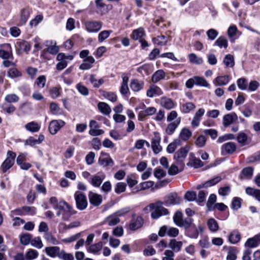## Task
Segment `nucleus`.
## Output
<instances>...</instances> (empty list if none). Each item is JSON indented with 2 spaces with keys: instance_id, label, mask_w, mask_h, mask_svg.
I'll return each mask as SVG.
<instances>
[{
  "instance_id": "nucleus-62",
  "label": "nucleus",
  "mask_w": 260,
  "mask_h": 260,
  "mask_svg": "<svg viewBox=\"0 0 260 260\" xmlns=\"http://www.w3.org/2000/svg\"><path fill=\"white\" fill-rule=\"evenodd\" d=\"M231 191V188L230 185L220 187L218 189V193L221 196H226L230 194Z\"/></svg>"
},
{
  "instance_id": "nucleus-43",
  "label": "nucleus",
  "mask_w": 260,
  "mask_h": 260,
  "mask_svg": "<svg viewBox=\"0 0 260 260\" xmlns=\"http://www.w3.org/2000/svg\"><path fill=\"white\" fill-rule=\"evenodd\" d=\"M192 135V132L186 128H183L180 133V137L183 141H187Z\"/></svg>"
},
{
  "instance_id": "nucleus-39",
  "label": "nucleus",
  "mask_w": 260,
  "mask_h": 260,
  "mask_svg": "<svg viewBox=\"0 0 260 260\" xmlns=\"http://www.w3.org/2000/svg\"><path fill=\"white\" fill-rule=\"evenodd\" d=\"M214 45L218 46L220 48H226L228 46V42L224 37L220 36L215 42Z\"/></svg>"
},
{
  "instance_id": "nucleus-16",
  "label": "nucleus",
  "mask_w": 260,
  "mask_h": 260,
  "mask_svg": "<svg viewBox=\"0 0 260 260\" xmlns=\"http://www.w3.org/2000/svg\"><path fill=\"white\" fill-rule=\"evenodd\" d=\"M162 90L157 86L152 85L147 91V96L149 98H153L155 95H160L162 94Z\"/></svg>"
},
{
  "instance_id": "nucleus-35",
  "label": "nucleus",
  "mask_w": 260,
  "mask_h": 260,
  "mask_svg": "<svg viewBox=\"0 0 260 260\" xmlns=\"http://www.w3.org/2000/svg\"><path fill=\"white\" fill-rule=\"evenodd\" d=\"M230 80V77L228 75L220 76L217 77L215 81L218 86H224L226 85Z\"/></svg>"
},
{
  "instance_id": "nucleus-53",
  "label": "nucleus",
  "mask_w": 260,
  "mask_h": 260,
  "mask_svg": "<svg viewBox=\"0 0 260 260\" xmlns=\"http://www.w3.org/2000/svg\"><path fill=\"white\" fill-rule=\"evenodd\" d=\"M112 32V30H103L100 32L98 36V41L99 42L102 43L107 39L110 34Z\"/></svg>"
},
{
  "instance_id": "nucleus-44",
  "label": "nucleus",
  "mask_w": 260,
  "mask_h": 260,
  "mask_svg": "<svg viewBox=\"0 0 260 260\" xmlns=\"http://www.w3.org/2000/svg\"><path fill=\"white\" fill-rule=\"evenodd\" d=\"M221 180V178L220 176H216L205 182L203 184V186H205V187H211L219 182Z\"/></svg>"
},
{
  "instance_id": "nucleus-46",
  "label": "nucleus",
  "mask_w": 260,
  "mask_h": 260,
  "mask_svg": "<svg viewBox=\"0 0 260 260\" xmlns=\"http://www.w3.org/2000/svg\"><path fill=\"white\" fill-rule=\"evenodd\" d=\"M99 163L100 165L106 167L108 166H112L113 165V161L110 157L106 158H100L99 159Z\"/></svg>"
},
{
  "instance_id": "nucleus-11",
  "label": "nucleus",
  "mask_w": 260,
  "mask_h": 260,
  "mask_svg": "<svg viewBox=\"0 0 260 260\" xmlns=\"http://www.w3.org/2000/svg\"><path fill=\"white\" fill-rule=\"evenodd\" d=\"M236 150V145L234 142H228L223 144L221 146V153L222 154H232Z\"/></svg>"
},
{
  "instance_id": "nucleus-54",
  "label": "nucleus",
  "mask_w": 260,
  "mask_h": 260,
  "mask_svg": "<svg viewBox=\"0 0 260 260\" xmlns=\"http://www.w3.org/2000/svg\"><path fill=\"white\" fill-rule=\"evenodd\" d=\"M237 259V251L234 247H230L228 252L226 260H236Z\"/></svg>"
},
{
  "instance_id": "nucleus-52",
  "label": "nucleus",
  "mask_w": 260,
  "mask_h": 260,
  "mask_svg": "<svg viewBox=\"0 0 260 260\" xmlns=\"http://www.w3.org/2000/svg\"><path fill=\"white\" fill-rule=\"evenodd\" d=\"M103 95L105 98L113 103L116 102L117 100V96L116 94L113 92L105 91L104 92Z\"/></svg>"
},
{
  "instance_id": "nucleus-61",
  "label": "nucleus",
  "mask_w": 260,
  "mask_h": 260,
  "mask_svg": "<svg viewBox=\"0 0 260 260\" xmlns=\"http://www.w3.org/2000/svg\"><path fill=\"white\" fill-rule=\"evenodd\" d=\"M46 79L44 75L40 76L36 80L35 84L39 88H43L46 84Z\"/></svg>"
},
{
  "instance_id": "nucleus-60",
  "label": "nucleus",
  "mask_w": 260,
  "mask_h": 260,
  "mask_svg": "<svg viewBox=\"0 0 260 260\" xmlns=\"http://www.w3.org/2000/svg\"><path fill=\"white\" fill-rule=\"evenodd\" d=\"M190 165L194 168H198L203 166V162L199 158L192 157L189 162Z\"/></svg>"
},
{
  "instance_id": "nucleus-45",
  "label": "nucleus",
  "mask_w": 260,
  "mask_h": 260,
  "mask_svg": "<svg viewBox=\"0 0 260 260\" xmlns=\"http://www.w3.org/2000/svg\"><path fill=\"white\" fill-rule=\"evenodd\" d=\"M89 81L93 84V86L94 88H99L104 82L103 79L97 80L94 75H90Z\"/></svg>"
},
{
  "instance_id": "nucleus-36",
  "label": "nucleus",
  "mask_w": 260,
  "mask_h": 260,
  "mask_svg": "<svg viewBox=\"0 0 260 260\" xmlns=\"http://www.w3.org/2000/svg\"><path fill=\"white\" fill-rule=\"evenodd\" d=\"M196 108V106L191 102H187L182 104L180 107V110L183 113H189Z\"/></svg>"
},
{
  "instance_id": "nucleus-42",
  "label": "nucleus",
  "mask_w": 260,
  "mask_h": 260,
  "mask_svg": "<svg viewBox=\"0 0 260 260\" xmlns=\"http://www.w3.org/2000/svg\"><path fill=\"white\" fill-rule=\"evenodd\" d=\"M180 141L178 139H176L169 144L167 148V151L169 153H172L174 152L177 146H180Z\"/></svg>"
},
{
  "instance_id": "nucleus-51",
  "label": "nucleus",
  "mask_w": 260,
  "mask_h": 260,
  "mask_svg": "<svg viewBox=\"0 0 260 260\" xmlns=\"http://www.w3.org/2000/svg\"><path fill=\"white\" fill-rule=\"evenodd\" d=\"M126 184L124 182H118L115 186V191L117 194H120L125 191Z\"/></svg>"
},
{
  "instance_id": "nucleus-31",
  "label": "nucleus",
  "mask_w": 260,
  "mask_h": 260,
  "mask_svg": "<svg viewBox=\"0 0 260 260\" xmlns=\"http://www.w3.org/2000/svg\"><path fill=\"white\" fill-rule=\"evenodd\" d=\"M105 177V176L104 175H102L101 176L98 175H93L91 178L90 183L94 187H99L102 184Z\"/></svg>"
},
{
  "instance_id": "nucleus-2",
  "label": "nucleus",
  "mask_w": 260,
  "mask_h": 260,
  "mask_svg": "<svg viewBox=\"0 0 260 260\" xmlns=\"http://www.w3.org/2000/svg\"><path fill=\"white\" fill-rule=\"evenodd\" d=\"M54 209L58 210L56 215L58 216L62 215L64 220H68L71 216L76 213L73 207L64 201H60L54 206Z\"/></svg>"
},
{
  "instance_id": "nucleus-17",
  "label": "nucleus",
  "mask_w": 260,
  "mask_h": 260,
  "mask_svg": "<svg viewBox=\"0 0 260 260\" xmlns=\"http://www.w3.org/2000/svg\"><path fill=\"white\" fill-rule=\"evenodd\" d=\"M45 250L48 256L51 257H58V258L61 251L58 246L47 247L45 248Z\"/></svg>"
},
{
  "instance_id": "nucleus-20",
  "label": "nucleus",
  "mask_w": 260,
  "mask_h": 260,
  "mask_svg": "<svg viewBox=\"0 0 260 260\" xmlns=\"http://www.w3.org/2000/svg\"><path fill=\"white\" fill-rule=\"evenodd\" d=\"M185 235L192 239H197L199 236V231L197 226L193 224L192 226L185 230Z\"/></svg>"
},
{
  "instance_id": "nucleus-59",
  "label": "nucleus",
  "mask_w": 260,
  "mask_h": 260,
  "mask_svg": "<svg viewBox=\"0 0 260 260\" xmlns=\"http://www.w3.org/2000/svg\"><path fill=\"white\" fill-rule=\"evenodd\" d=\"M237 85L239 89L244 90L247 87V81L245 78H241L237 80Z\"/></svg>"
},
{
  "instance_id": "nucleus-9",
  "label": "nucleus",
  "mask_w": 260,
  "mask_h": 260,
  "mask_svg": "<svg viewBox=\"0 0 260 260\" xmlns=\"http://www.w3.org/2000/svg\"><path fill=\"white\" fill-rule=\"evenodd\" d=\"M161 138L158 133H155L152 139L151 147L154 153L157 154L161 151L162 148L160 145Z\"/></svg>"
},
{
  "instance_id": "nucleus-21",
  "label": "nucleus",
  "mask_w": 260,
  "mask_h": 260,
  "mask_svg": "<svg viewBox=\"0 0 260 260\" xmlns=\"http://www.w3.org/2000/svg\"><path fill=\"white\" fill-rule=\"evenodd\" d=\"M180 120V118H179L176 120L174 121L173 122H172L170 123H169L166 129V134H167L169 135L173 134L174 133L176 128L179 125Z\"/></svg>"
},
{
  "instance_id": "nucleus-13",
  "label": "nucleus",
  "mask_w": 260,
  "mask_h": 260,
  "mask_svg": "<svg viewBox=\"0 0 260 260\" xmlns=\"http://www.w3.org/2000/svg\"><path fill=\"white\" fill-rule=\"evenodd\" d=\"M237 119L238 116L235 113L227 114L223 117L222 124L224 127H228L237 120Z\"/></svg>"
},
{
  "instance_id": "nucleus-5",
  "label": "nucleus",
  "mask_w": 260,
  "mask_h": 260,
  "mask_svg": "<svg viewBox=\"0 0 260 260\" xmlns=\"http://www.w3.org/2000/svg\"><path fill=\"white\" fill-rule=\"evenodd\" d=\"M15 157V153L11 151H8L7 157L2 165V168L4 173L6 172L8 170L12 167L14 162Z\"/></svg>"
},
{
  "instance_id": "nucleus-27",
  "label": "nucleus",
  "mask_w": 260,
  "mask_h": 260,
  "mask_svg": "<svg viewBox=\"0 0 260 260\" xmlns=\"http://www.w3.org/2000/svg\"><path fill=\"white\" fill-rule=\"evenodd\" d=\"M166 37L164 35L158 36L152 39L154 44L157 46H165L167 45L170 40H166Z\"/></svg>"
},
{
  "instance_id": "nucleus-48",
  "label": "nucleus",
  "mask_w": 260,
  "mask_h": 260,
  "mask_svg": "<svg viewBox=\"0 0 260 260\" xmlns=\"http://www.w3.org/2000/svg\"><path fill=\"white\" fill-rule=\"evenodd\" d=\"M242 199L239 197H234L231 204V207L234 210H237L241 207Z\"/></svg>"
},
{
  "instance_id": "nucleus-4",
  "label": "nucleus",
  "mask_w": 260,
  "mask_h": 260,
  "mask_svg": "<svg viewBox=\"0 0 260 260\" xmlns=\"http://www.w3.org/2000/svg\"><path fill=\"white\" fill-rule=\"evenodd\" d=\"M189 148L188 146L181 148L174 155V159L176 160V163L178 165H180V167H183L184 164L183 163L185 158L188 152Z\"/></svg>"
},
{
  "instance_id": "nucleus-25",
  "label": "nucleus",
  "mask_w": 260,
  "mask_h": 260,
  "mask_svg": "<svg viewBox=\"0 0 260 260\" xmlns=\"http://www.w3.org/2000/svg\"><path fill=\"white\" fill-rule=\"evenodd\" d=\"M160 104L163 107L168 110L173 108L175 106L172 100L165 96L161 98Z\"/></svg>"
},
{
  "instance_id": "nucleus-22",
  "label": "nucleus",
  "mask_w": 260,
  "mask_h": 260,
  "mask_svg": "<svg viewBox=\"0 0 260 260\" xmlns=\"http://www.w3.org/2000/svg\"><path fill=\"white\" fill-rule=\"evenodd\" d=\"M253 169L251 167H248L244 168L240 174L241 179H250L253 175Z\"/></svg>"
},
{
  "instance_id": "nucleus-34",
  "label": "nucleus",
  "mask_w": 260,
  "mask_h": 260,
  "mask_svg": "<svg viewBox=\"0 0 260 260\" xmlns=\"http://www.w3.org/2000/svg\"><path fill=\"white\" fill-rule=\"evenodd\" d=\"M32 259V250L29 249L24 256L22 253H17L14 256V260H30Z\"/></svg>"
},
{
  "instance_id": "nucleus-30",
  "label": "nucleus",
  "mask_w": 260,
  "mask_h": 260,
  "mask_svg": "<svg viewBox=\"0 0 260 260\" xmlns=\"http://www.w3.org/2000/svg\"><path fill=\"white\" fill-rule=\"evenodd\" d=\"M241 239L240 233L236 230L231 232L229 236V240L232 244H236L240 241Z\"/></svg>"
},
{
  "instance_id": "nucleus-33",
  "label": "nucleus",
  "mask_w": 260,
  "mask_h": 260,
  "mask_svg": "<svg viewBox=\"0 0 260 260\" xmlns=\"http://www.w3.org/2000/svg\"><path fill=\"white\" fill-rule=\"evenodd\" d=\"M165 77V73L162 70H158L156 71L152 76V81L153 83H157Z\"/></svg>"
},
{
  "instance_id": "nucleus-63",
  "label": "nucleus",
  "mask_w": 260,
  "mask_h": 260,
  "mask_svg": "<svg viewBox=\"0 0 260 260\" xmlns=\"http://www.w3.org/2000/svg\"><path fill=\"white\" fill-rule=\"evenodd\" d=\"M31 235L29 234H24L20 237V241L24 245H28L31 240Z\"/></svg>"
},
{
  "instance_id": "nucleus-3",
  "label": "nucleus",
  "mask_w": 260,
  "mask_h": 260,
  "mask_svg": "<svg viewBox=\"0 0 260 260\" xmlns=\"http://www.w3.org/2000/svg\"><path fill=\"white\" fill-rule=\"evenodd\" d=\"M76 207L80 210L85 209L88 205L86 197L82 193L77 191L74 193Z\"/></svg>"
},
{
  "instance_id": "nucleus-55",
  "label": "nucleus",
  "mask_w": 260,
  "mask_h": 260,
  "mask_svg": "<svg viewBox=\"0 0 260 260\" xmlns=\"http://www.w3.org/2000/svg\"><path fill=\"white\" fill-rule=\"evenodd\" d=\"M196 85L204 87H209V84L203 77L194 76Z\"/></svg>"
},
{
  "instance_id": "nucleus-6",
  "label": "nucleus",
  "mask_w": 260,
  "mask_h": 260,
  "mask_svg": "<svg viewBox=\"0 0 260 260\" xmlns=\"http://www.w3.org/2000/svg\"><path fill=\"white\" fill-rule=\"evenodd\" d=\"M65 124V122L61 120H52L49 125V130L52 135H55Z\"/></svg>"
},
{
  "instance_id": "nucleus-26",
  "label": "nucleus",
  "mask_w": 260,
  "mask_h": 260,
  "mask_svg": "<svg viewBox=\"0 0 260 260\" xmlns=\"http://www.w3.org/2000/svg\"><path fill=\"white\" fill-rule=\"evenodd\" d=\"M98 108L100 111L104 115H108L111 112L110 106L105 102H99L98 104Z\"/></svg>"
},
{
  "instance_id": "nucleus-28",
  "label": "nucleus",
  "mask_w": 260,
  "mask_h": 260,
  "mask_svg": "<svg viewBox=\"0 0 260 260\" xmlns=\"http://www.w3.org/2000/svg\"><path fill=\"white\" fill-rule=\"evenodd\" d=\"M103 244L100 242L95 244L91 245L87 249V251L94 254H99L102 249Z\"/></svg>"
},
{
  "instance_id": "nucleus-10",
  "label": "nucleus",
  "mask_w": 260,
  "mask_h": 260,
  "mask_svg": "<svg viewBox=\"0 0 260 260\" xmlns=\"http://www.w3.org/2000/svg\"><path fill=\"white\" fill-rule=\"evenodd\" d=\"M90 203L94 206H99L103 201V197L101 195L89 191L88 194Z\"/></svg>"
},
{
  "instance_id": "nucleus-18",
  "label": "nucleus",
  "mask_w": 260,
  "mask_h": 260,
  "mask_svg": "<svg viewBox=\"0 0 260 260\" xmlns=\"http://www.w3.org/2000/svg\"><path fill=\"white\" fill-rule=\"evenodd\" d=\"M205 113V110L203 108L199 109L195 113L193 118L191 121V124L193 126L197 127L199 126L201 117Z\"/></svg>"
},
{
  "instance_id": "nucleus-19",
  "label": "nucleus",
  "mask_w": 260,
  "mask_h": 260,
  "mask_svg": "<svg viewBox=\"0 0 260 260\" xmlns=\"http://www.w3.org/2000/svg\"><path fill=\"white\" fill-rule=\"evenodd\" d=\"M143 224V219L140 217L138 216L136 219H133L131 220L129 224V229L131 230L135 231L140 228Z\"/></svg>"
},
{
  "instance_id": "nucleus-29",
  "label": "nucleus",
  "mask_w": 260,
  "mask_h": 260,
  "mask_svg": "<svg viewBox=\"0 0 260 260\" xmlns=\"http://www.w3.org/2000/svg\"><path fill=\"white\" fill-rule=\"evenodd\" d=\"M145 31L143 28L139 27L134 29L131 35L132 38L134 40H140L145 35Z\"/></svg>"
},
{
  "instance_id": "nucleus-37",
  "label": "nucleus",
  "mask_w": 260,
  "mask_h": 260,
  "mask_svg": "<svg viewBox=\"0 0 260 260\" xmlns=\"http://www.w3.org/2000/svg\"><path fill=\"white\" fill-rule=\"evenodd\" d=\"M105 222H106L109 226H114L120 222V219L114 213L107 217L105 219Z\"/></svg>"
},
{
  "instance_id": "nucleus-32",
  "label": "nucleus",
  "mask_w": 260,
  "mask_h": 260,
  "mask_svg": "<svg viewBox=\"0 0 260 260\" xmlns=\"http://www.w3.org/2000/svg\"><path fill=\"white\" fill-rule=\"evenodd\" d=\"M245 191L247 194L254 197L255 199L260 202V189H254L252 187H248L246 188Z\"/></svg>"
},
{
  "instance_id": "nucleus-23",
  "label": "nucleus",
  "mask_w": 260,
  "mask_h": 260,
  "mask_svg": "<svg viewBox=\"0 0 260 260\" xmlns=\"http://www.w3.org/2000/svg\"><path fill=\"white\" fill-rule=\"evenodd\" d=\"M30 8H23L21 10L19 22L20 25H23L26 22L30 16Z\"/></svg>"
},
{
  "instance_id": "nucleus-24",
  "label": "nucleus",
  "mask_w": 260,
  "mask_h": 260,
  "mask_svg": "<svg viewBox=\"0 0 260 260\" xmlns=\"http://www.w3.org/2000/svg\"><path fill=\"white\" fill-rule=\"evenodd\" d=\"M182 246L181 241H177L176 239H171L169 243V247L172 249L171 250L175 252H179L181 250Z\"/></svg>"
},
{
  "instance_id": "nucleus-15",
  "label": "nucleus",
  "mask_w": 260,
  "mask_h": 260,
  "mask_svg": "<svg viewBox=\"0 0 260 260\" xmlns=\"http://www.w3.org/2000/svg\"><path fill=\"white\" fill-rule=\"evenodd\" d=\"M144 82L143 81L139 80L137 79L131 80L130 87L134 92H138L143 88Z\"/></svg>"
},
{
  "instance_id": "nucleus-57",
  "label": "nucleus",
  "mask_w": 260,
  "mask_h": 260,
  "mask_svg": "<svg viewBox=\"0 0 260 260\" xmlns=\"http://www.w3.org/2000/svg\"><path fill=\"white\" fill-rule=\"evenodd\" d=\"M182 216V213L180 211H177L173 217L174 222L178 226H180L181 222L183 220Z\"/></svg>"
},
{
  "instance_id": "nucleus-8",
  "label": "nucleus",
  "mask_w": 260,
  "mask_h": 260,
  "mask_svg": "<svg viewBox=\"0 0 260 260\" xmlns=\"http://www.w3.org/2000/svg\"><path fill=\"white\" fill-rule=\"evenodd\" d=\"M86 30L89 32H96L102 28V23L100 21H87L85 23Z\"/></svg>"
},
{
  "instance_id": "nucleus-40",
  "label": "nucleus",
  "mask_w": 260,
  "mask_h": 260,
  "mask_svg": "<svg viewBox=\"0 0 260 260\" xmlns=\"http://www.w3.org/2000/svg\"><path fill=\"white\" fill-rule=\"evenodd\" d=\"M189 62L196 64H201L203 62L202 57H198L196 54L192 53L188 55Z\"/></svg>"
},
{
  "instance_id": "nucleus-47",
  "label": "nucleus",
  "mask_w": 260,
  "mask_h": 260,
  "mask_svg": "<svg viewBox=\"0 0 260 260\" xmlns=\"http://www.w3.org/2000/svg\"><path fill=\"white\" fill-rule=\"evenodd\" d=\"M209 229L212 232H216L219 228L217 222L214 218H210L207 222Z\"/></svg>"
},
{
  "instance_id": "nucleus-50",
  "label": "nucleus",
  "mask_w": 260,
  "mask_h": 260,
  "mask_svg": "<svg viewBox=\"0 0 260 260\" xmlns=\"http://www.w3.org/2000/svg\"><path fill=\"white\" fill-rule=\"evenodd\" d=\"M193 220L191 217H188L183 219V221L181 222L180 227H184V229L187 230L188 228H190L191 226L194 224L193 223Z\"/></svg>"
},
{
  "instance_id": "nucleus-7",
  "label": "nucleus",
  "mask_w": 260,
  "mask_h": 260,
  "mask_svg": "<svg viewBox=\"0 0 260 260\" xmlns=\"http://www.w3.org/2000/svg\"><path fill=\"white\" fill-rule=\"evenodd\" d=\"M15 47L17 53L20 54L23 52H27L29 51L30 49L31 45L27 41L19 40L16 42Z\"/></svg>"
},
{
  "instance_id": "nucleus-56",
  "label": "nucleus",
  "mask_w": 260,
  "mask_h": 260,
  "mask_svg": "<svg viewBox=\"0 0 260 260\" xmlns=\"http://www.w3.org/2000/svg\"><path fill=\"white\" fill-rule=\"evenodd\" d=\"M59 258L62 260H74V257L72 254L67 253L63 250L61 251L59 255Z\"/></svg>"
},
{
  "instance_id": "nucleus-41",
  "label": "nucleus",
  "mask_w": 260,
  "mask_h": 260,
  "mask_svg": "<svg viewBox=\"0 0 260 260\" xmlns=\"http://www.w3.org/2000/svg\"><path fill=\"white\" fill-rule=\"evenodd\" d=\"M223 62L226 67L231 68L233 67L235 65L233 55L230 54L226 55L223 59Z\"/></svg>"
},
{
  "instance_id": "nucleus-64",
  "label": "nucleus",
  "mask_w": 260,
  "mask_h": 260,
  "mask_svg": "<svg viewBox=\"0 0 260 260\" xmlns=\"http://www.w3.org/2000/svg\"><path fill=\"white\" fill-rule=\"evenodd\" d=\"M206 141L207 139L205 136L200 135L197 138L195 143L198 147H202L205 145Z\"/></svg>"
},
{
  "instance_id": "nucleus-58",
  "label": "nucleus",
  "mask_w": 260,
  "mask_h": 260,
  "mask_svg": "<svg viewBox=\"0 0 260 260\" xmlns=\"http://www.w3.org/2000/svg\"><path fill=\"white\" fill-rule=\"evenodd\" d=\"M76 88L79 93L83 95L86 96L89 94L88 88L80 83L77 84Z\"/></svg>"
},
{
  "instance_id": "nucleus-49",
  "label": "nucleus",
  "mask_w": 260,
  "mask_h": 260,
  "mask_svg": "<svg viewBox=\"0 0 260 260\" xmlns=\"http://www.w3.org/2000/svg\"><path fill=\"white\" fill-rule=\"evenodd\" d=\"M44 238L47 241L52 244L56 245L59 244V241L50 233L47 232L45 233Z\"/></svg>"
},
{
  "instance_id": "nucleus-1",
  "label": "nucleus",
  "mask_w": 260,
  "mask_h": 260,
  "mask_svg": "<svg viewBox=\"0 0 260 260\" xmlns=\"http://www.w3.org/2000/svg\"><path fill=\"white\" fill-rule=\"evenodd\" d=\"M180 203V199L178 197L175 192L171 193L165 197L164 202L158 201L154 203L150 204L146 206L144 210L146 212L150 211L151 212V217L152 219H156L163 215L169 214V210L164 208L162 206H170L178 204Z\"/></svg>"
},
{
  "instance_id": "nucleus-12",
  "label": "nucleus",
  "mask_w": 260,
  "mask_h": 260,
  "mask_svg": "<svg viewBox=\"0 0 260 260\" xmlns=\"http://www.w3.org/2000/svg\"><path fill=\"white\" fill-rule=\"evenodd\" d=\"M260 244V233L252 238L247 239L245 243V246L250 248L257 247Z\"/></svg>"
},
{
  "instance_id": "nucleus-38",
  "label": "nucleus",
  "mask_w": 260,
  "mask_h": 260,
  "mask_svg": "<svg viewBox=\"0 0 260 260\" xmlns=\"http://www.w3.org/2000/svg\"><path fill=\"white\" fill-rule=\"evenodd\" d=\"M7 76L11 79L20 77L22 76V74L17 69L12 68L9 69L7 72Z\"/></svg>"
},
{
  "instance_id": "nucleus-14",
  "label": "nucleus",
  "mask_w": 260,
  "mask_h": 260,
  "mask_svg": "<svg viewBox=\"0 0 260 260\" xmlns=\"http://www.w3.org/2000/svg\"><path fill=\"white\" fill-rule=\"evenodd\" d=\"M95 59L92 56H89L84 59L83 62L80 65L79 69L81 70H87L93 67Z\"/></svg>"
}]
</instances>
